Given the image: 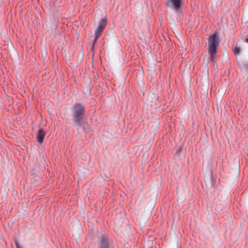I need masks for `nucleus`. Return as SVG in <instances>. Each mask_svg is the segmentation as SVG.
Wrapping results in <instances>:
<instances>
[{"instance_id": "obj_7", "label": "nucleus", "mask_w": 248, "mask_h": 248, "mask_svg": "<svg viewBox=\"0 0 248 248\" xmlns=\"http://www.w3.org/2000/svg\"><path fill=\"white\" fill-rule=\"evenodd\" d=\"M240 67L244 72H248V63L242 62L240 63Z\"/></svg>"}, {"instance_id": "obj_11", "label": "nucleus", "mask_w": 248, "mask_h": 248, "mask_svg": "<svg viewBox=\"0 0 248 248\" xmlns=\"http://www.w3.org/2000/svg\"><path fill=\"white\" fill-rule=\"evenodd\" d=\"M16 247L17 248H22V247H21L20 246V245H19V244L17 242H16Z\"/></svg>"}, {"instance_id": "obj_1", "label": "nucleus", "mask_w": 248, "mask_h": 248, "mask_svg": "<svg viewBox=\"0 0 248 248\" xmlns=\"http://www.w3.org/2000/svg\"><path fill=\"white\" fill-rule=\"evenodd\" d=\"M85 106L82 103H76L71 109L72 120L78 127H81L83 124Z\"/></svg>"}, {"instance_id": "obj_6", "label": "nucleus", "mask_w": 248, "mask_h": 248, "mask_svg": "<svg viewBox=\"0 0 248 248\" xmlns=\"http://www.w3.org/2000/svg\"><path fill=\"white\" fill-rule=\"evenodd\" d=\"M107 19L105 18H103L99 21V24L97 28L103 31L107 25Z\"/></svg>"}, {"instance_id": "obj_2", "label": "nucleus", "mask_w": 248, "mask_h": 248, "mask_svg": "<svg viewBox=\"0 0 248 248\" xmlns=\"http://www.w3.org/2000/svg\"><path fill=\"white\" fill-rule=\"evenodd\" d=\"M219 35L217 31L211 35L208 40V51L212 59L214 60L217 56V47L219 44Z\"/></svg>"}, {"instance_id": "obj_3", "label": "nucleus", "mask_w": 248, "mask_h": 248, "mask_svg": "<svg viewBox=\"0 0 248 248\" xmlns=\"http://www.w3.org/2000/svg\"><path fill=\"white\" fill-rule=\"evenodd\" d=\"M183 0H167L165 4L167 7L173 9L177 14L181 15L182 10Z\"/></svg>"}, {"instance_id": "obj_9", "label": "nucleus", "mask_w": 248, "mask_h": 248, "mask_svg": "<svg viewBox=\"0 0 248 248\" xmlns=\"http://www.w3.org/2000/svg\"><path fill=\"white\" fill-rule=\"evenodd\" d=\"M240 47L239 46H236L234 48V53L235 55H239L240 51Z\"/></svg>"}, {"instance_id": "obj_5", "label": "nucleus", "mask_w": 248, "mask_h": 248, "mask_svg": "<svg viewBox=\"0 0 248 248\" xmlns=\"http://www.w3.org/2000/svg\"><path fill=\"white\" fill-rule=\"evenodd\" d=\"M45 136L46 132L42 128H40L36 135L37 142L40 144L42 143Z\"/></svg>"}, {"instance_id": "obj_12", "label": "nucleus", "mask_w": 248, "mask_h": 248, "mask_svg": "<svg viewBox=\"0 0 248 248\" xmlns=\"http://www.w3.org/2000/svg\"><path fill=\"white\" fill-rule=\"evenodd\" d=\"M245 42L248 43V36H247L245 39Z\"/></svg>"}, {"instance_id": "obj_10", "label": "nucleus", "mask_w": 248, "mask_h": 248, "mask_svg": "<svg viewBox=\"0 0 248 248\" xmlns=\"http://www.w3.org/2000/svg\"><path fill=\"white\" fill-rule=\"evenodd\" d=\"M98 38H96V37L95 36V38H94V39L93 40V43H92V47H93V48L94 47V45H95V44H96V42H97V41Z\"/></svg>"}, {"instance_id": "obj_4", "label": "nucleus", "mask_w": 248, "mask_h": 248, "mask_svg": "<svg viewBox=\"0 0 248 248\" xmlns=\"http://www.w3.org/2000/svg\"><path fill=\"white\" fill-rule=\"evenodd\" d=\"M98 248H113L111 242L108 240V237L104 234L98 238Z\"/></svg>"}, {"instance_id": "obj_8", "label": "nucleus", "mask_w": 248, "mask_h": 248, "mask_svg": "<svg viewBox=\"0 0 248 248\" xmlns=\"http://www.w3.org/2000/svg\"><path fill=\"white\" fill-rule=\"evenodd\" d=\"M102 30L99 29L98 28H96L95 31V36L96 37V38H99L100 35H101Z\"/></svg>"}]
</instances>
